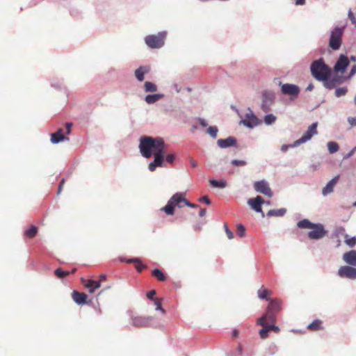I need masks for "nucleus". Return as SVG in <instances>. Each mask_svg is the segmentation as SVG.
I'll list each match as a JSON object with an SVG mask.
<instances>
[{
    "instance_id": "obj_1",
    "label": "nucleus",
    "mask_w": 356,
    "mask_h": 356,
    "mask_svg": "<svg viewBox=\"0 0 356 356\" xmlns=\"http://www.w3.org/2000/svg\"><path fill=\"white\" fill-rule=\"evenodd\" d=\"M139 149L142 156L146 159L154 155V161L148 166L151 172H154L157 167L163 166L166 145L163 138L143 136L140 139Z\"/></svg>"
},
{
    "instance_id": "obj_2",
    "label": "nucleus",
    "mask_w": 356,
    "mask_h": 356,
    "mask_svg": "<svg viewBox=\"0 0 356 356\" xmlns=\"http://www.w3.org/2000/svg\"><path fill=\"white\" fill-rule=\"evenodd\" d=\"M184 193H175L168 201L166 205L160 209V211L165 213L167 216H174L175 213L176 208H182L184 206H188L193 208H196L198 206L192 204L188 201L185 197Z\"/></svg>"
},
{
    "instance_id": "obj_3",
    "label": "nucleus",
    "mask_w": 356,
    "mask_h": 356,
    "mask_svg": "<svg viewBox=\"0 0 356 356\" xmlns=\"http://www.w3.org/2000/svg\"><path fill=\"white\" fill-rule=\"evenodd\" d=\"M312 75L318 81H325L331 76V68L325 63L323 58L314 60L310 66Z\"/></svg>"
},
{
    "instance_id": "obj_4",
    "label": "nucleus",
    "mask_w": 356,
    "mask_h": 356,
    "mask_svg": "<svg viewBox=\"0 0 356 356\" xmlns=\"http://www.w3.org/2000/svg\"><path fill=\"white\" fill-rule=\"evenodd\" d=\"M345 29V26L341 27L337 26L331 31L328 44L332 50H338L341 47Z\"/></svg>"
},
{
    "instance_id": "obj_5",
    "label": "nucleus",
    "mask_w": 356,
    "mask_h": 356,
    "mask_svg": "<svg viewBox=\"0 0 356 356\" xmlns=\"http://www.w3.org/2000/svg\"><path fill=\"white\" fill-rule=\"evenodd\" d=\"M317 127H318V122H314L311 125L309 126L308 129L303 134L302 137L299 138L298 140H296L293 144L287 146V145H283L282 146V150L286 149L289 147H297L301 144H303L318 134L317 131Z\"/></svg>"
},
{
    "instance_id": "obj_6",
    "label": "nucleus",
    "mask_w": 356,
    "mask_h": 356,
    "mask_svg": "<svg viewBox=\"0 0 356 356\" xmlns=\"http://www.w3.org/2000/svg\"><path fill=\"white\" fill-rule=\"evenodd\" d=\"M300 228H307L312 229L308 233V236L312 239H318L323 237L326 231L321 224H298Z\"/></svg>"
},
{
    "instance_id": "obj_7",
    "label": "nucleus",
    "mask_w": 356,
    "mask_h": 356,
    "mask_svg": "<svg viewBox=\"0 0 356 356\" xmlns=\"http://www.w3.org/2000/svg\"><path fill=\"white\" fill-rule=\"evenodd\" d=\"M165 38V33H159L156 35H149L145 37L146 44L152 49L161 48L164 45Z\"/></svg>"
},
{
    "instance_id": "obj_8",
    "label": "nucleus",
    "mask_w": 356,
    "mask_h": 356,
    "mask_svg": "<svg viewBox=\"0 0 356 356\" xmlns=\"http://www.w3.org/2000/svg\"><path fill=\"white\" fill-rule=\"evenodd\" d=\"M281 92L283 95H289L291 99H295L300 94V89L298 86L292 83L281 84Z\"/></svg>"
},
{
    "instance_id": "obj_9",
    "label": "nucleus",
    "mask_w": 356,
    "mask_h": 356,
    "mask_svg": "<svg viewBox=\"0 0 356 356\" xmlns=\"http://www.w3.org/2000/svg\"><path fill=\"white\" fill-rule=\"evenodd\" d=\"M106 278V275L102 274L99 276V281H95L92 280H88V279H81V283L82 284L88 289V291L90 293H92L95 292V289H97L100 288L101 284L100 282L105 280Z\"/></svg>"
},
{
    "instance_id": "obj_10",
    "label": "nucleus",
    "mask_w": 356,
    "mask_h": 356,
    "mask_svg": "<svg viewBox=\"0 0 356 356\" xmlns=\"http://www.w3.org/2000/svg\"><path fill=\"white\" fill-rule=\"evenodd\" d=\"M349 64L348 58L343 54H341L334 65V71L337 73L343 74Z\"/></svg>"
},
{
    "instance_id": "obj_11",
    "label": "nucleus",
    "mask_w": 356,
    "mask_h": 356,
    "mask_svg": "<svg viewBox=\"0 0 356 356\" xmlns=\"http://www.w3.org/2000/svg\"><path fill=\"white\" fill-rule=\"evenodd\" d=\"M338 274L341 277L354 280L356 279V268L352 266H343L339 269Z\"/></svg>"
},
{
    "instance_id": "obj_12",
    "label": "nucleus",
    "mask_w": 356,
    "mask_h": 356,
    "mask_svg": "<svg viewBox=\"0 0 356 356\" xmlns=\"http://www.w3.org/2000/svg\"><path fill=\"white\" fill-rule=\"evenodd\" d=\"M241 122L244 125L250 128L261 123V120L250 110L245 114V118Z\"/></svg>"
},
{
    "instance_id": "obj_13",
    "label": "nucleus",
    "mask_w": 356,
    "mask_h": 356,
    "mask_svg": "<svg viewBox=\"0 0 356 356\" xmlns=\"http://www.w3.org/2000/svg\"><path fill=\"white\" fill-rule=\"evenodd\" d=\"M248 204L256 212H262V205L264 204V200L261 196L258 195L254 198H250L248 200Z\"/></svg>"
},
{
    "instance_id": "obj_14",
    "label": "nucleus",
    "mask_w": 356,
    "mask_h": 356,
    "mask_svg": "<svg viewBox=\"0 0 356 356\" xmlns=\"http://www.w3.org/2000/svg\"><path fill=\"white\" fill-rule=\"evenodd\" d=\"M257 324L262 326V329L259 331V335L261 339L267 338V313L263 314V316L258 318Z\"/></svg>"
},
{
    "instance_id": "obj_15",
    "label": "nucleus",
    "mask_w": 356,
    "mask_h": 356,
    "mask_svg": "<svg viewBox=\"0 0 356 356\" xmlns=\"http://www.w3.org/2000/svg\"><path fill=\"white\" fill-rule=\"evenodd\" d=\"M151 321V317L136 316L132 318V323L136 327H144L149 326Z\"/></svg>"
},
{
    "instance_id": "obj_16",
    "label": "nucleus",
    "mask_w": 356,
    "mask_h": 356,
    "mask_svg": "<svg viewBox=\"0 0 356 356\" xmlns=\"http://www.w3.org/2000/svg\"><path fill=\"white\" fill-rule=\"evenodd\" d=\"M343 259L346 264L352 266H356V250H353L345 252L343 255Z\"/></svg>"
},
{
    "instance_id": "obj_17",
    "label": "nucleus",
    "mask_w": 356,
    "mask_h": 356,
    "mask_svg": "<svg viewBox=\"0 0 356 356\" xmlns=\"http://www.w3.org/2000/svg\"><path fill=\"white\" fill-rule=\"evenodd\" d=\"M339 175L334 177L325 185V187H323L322 190V194L323 196H326L333 191L334 187L339 180Z\"/></svg>"
},
{
    "instance_id": "obj_18",
    "label": "nucleus",
    "mask_w": 356,
    "mask_h": 356,
    "mask_svg": "<svg viewBox=\"0 0 356 356\" xmlns=\"http://www.w3.org/2000/svg\"><path fill=\"white\" fill-rule=\"evenodd\" d=\"M72 297L74 301L79 305L86 303L88 298V296L86 293H80L76 291H73Z\"/></svg>"
},
{
    "instance_id": "obj_19",
    "label": "nucleus",
    "mask_w": 356,
    "mask_h": 356,
    "mask_svg": "<svg viewBox=\"0 0 356 356\" xmlns=\"http://www.w3.org/2000/svg\"><path fill=\"white\" fill-rule=\"evenodd\" d=\"M217 143L220 147L226 148L234 145L236 140L234 137L229 136L226 139H219Z\"/></svg>"
},
{
    "instance_id": "obj_20",
    "label": "nucleus",
    "mask_w": 356,
    "mask_h": 356,
    "mask_svg": "<svg viewBox=\"0 0 356 356\" xmlns=\"http://www.w3.org/2000/svg\"><path fill=\"white\" fill-rule=\"evenodd\" d=\"M149 67L147 66H141L136 70L135 76L139 81H143L145 79V74L148 73Z\"/></svg>"
},
{
    "instance_id": "obj_21",
    "label": "nucleus",
    "mask_w": 356,
    "mask_h": 356,
    "mask_svg": "<svg viewBox=\"0 0 356 356\" xmlns=\"http://www.w3.org/2000/svg\"><path fill=\"white\" fill-rule=\"evenodd\" d=\"M64 139L65 136L63 135V130L62 128L58 129L56 132L51 134V142L52 143H58Z\"/></svg>"
},
{
    "instance_id": "obj_22",
    "label": "nucleus",
    "mask_w": 356,
    "mask_h": 356,
    "mask_svg": "<svg viewBox=\"0 0 356 356\" xmlns=\"http://www.w3.org/2000/svg\"><path fill=\"white\" fill-rule=\"evenodd\" d=\"M281 308L280 302L277 300H273L268 297V312H278Z\"/></svg>"
},
{
    "instance_id": "obj_23",
    "label": "nucleus",
    "mask_w": 356,
    "mask_h": 356,
    "mask_svg": "<svg viewBox=\"0 0 356 356\" xmlns=\"http://www.w3.org/2000/svg\"><path fill=\"white\" fill-rule=\"evenodd\" d=\"M254 189L259 193L267 194V184L265 181H256L254 184Z\"/></svg>"
},
{
    "instance_id": "obj_24",
    "label": "nucleus",
    "mask_w": 356,
    "mask_h": 356,
    "mask_svg": "<svg viewBox=\"0 0 356 356\" xmlns=\"http://www.w3.org/2000/svg\"><path fill=\"white\" fill-rule=\"evenodd\" d=\"M163 97V94L148 95L145 97V102L150 104H154Z\"/></svg>"
},
{
    "instance_id": "obj_25",
    "label": "nucleus",
    "mask_w": 356,
    "mask_h": 356,
    "mask_svg": "<svg viewBox=\"0 0 356 356\" xmlns=\"http://www.w3.org/2000/svg\"><path fill=\"white\" fill-rule=\"evenodd\" d=\"M127 263H134L136 264V268L138 272H141L145 266L141 264V261L138 258L129 259L124 260Z\"/></svg>"
},
{
    "instance_id": "obj_26",
    "label": "nucleus",
    "mask_w": 356,
    "mask_h": 356,
    "mask_svg": "<svg viewBox=\"0 0 356 356\" xmlns=\"http://www.w3.org/2000/svg\"><path fill=\"white\" fill-rule=\"evenodd\" d=\"M322 321L321 320L316 319L314 320L312 323H310L307 328L311 331H317L322 328Z\"/></svg>"
},
{
    "instance_id": "obj_27",
    "label": "nucleus",
    "mask_w": 356,
    "mask_h": 356,
    "mask_svg": "<svg viewBox=\"0 0 356 356\" xmlns=\"http://www.w3.org/2000/svg\"><path fill=\"white\" fill-rule=\"evenodd\" d=\"M286 212V209L281 208L278 209L268 210V216H283Z\"/></svg>"
},
{
    "instance_id": "obj_28",
    "label": "nucleus",
    "mask_w": 356,
    "mask_h": 356,
    "mask_svg": "<svg viewBox=\"0 0 356 356\" xmlns=\"http://www.w3.org/2000/svg\"><path fill=\"white\" fill-rule=\"evenodd\" d=\"M144 89L146 92H154L157 90V86L152 82L146 81L144 84Z\"/></svg>"
},
{
    "instance_id": "obj_29",
    "label": "nucleus",
    "mask_w": 356,
    "mask_h": 356,
    "mask_svg": "<svg viewBox=\"0 0 356 356\" xmlns=\"http://www.w3.org/2000/svg\"><path fill=\"white\" fill-rule=\"evenodd\" d=\"M152 275L155 277L159 281L164 282L166 280V277L164 273L158 268L154 269L152 271Z\"/></svg>"
},
{
    "instance_id": "obj_30",
    "label": "nucleus",
    "mask_w": 356,
    "mask_h": 356,
    "mask_svg": "<svg viewBox=\"0 0 356 356\" xmlns=\"http://www.w3.org/2000/svg\"><path fill=\"white\" fill-rule=\"evenodd\" d=\"M209 183L213 187L216 188H223L227 186V182L225 180L217 181L215 179H210Z\"/></svg>"
},
{
    "instance_id": "obj_31",
    "label": "nucleus",
    "mask_w": 356,
    "mask_h": 356,
    "mask_svg": "<svg viewBox=\"0 0 356 356\" xmlns=\"http://www.w3.org/2000/svg\"><path fill=\"white\" fill-rule=\"evenodd\" d=\"M327 148L330 154H334L339 150V147L336 142L330 141L327 143Z\"/></svg>"
},
{
    "instance_id": "obj_32",
    "label": "nucleus",
    "mask_w": 356,
    "mask_h": 356,
    "mask_svg": "<svg viewBox=\"0 0 356 356\" xmlns=\"http://www.w3.org/2000/svg\"><path fill=\"white\" fill-rule=\"evenodd\" d=\"M345 243L349 247H354L356 245V237H350L348 234L345 235Z\"/></svg>"
},
{
    "instance_id": "obj_33",
    "label": "nucleus",
    "mask_w": 356,
    "mask_h": 356,
    "mask_svg": "<svg viewBox=\"0 0 356 356\" xmlns=\"http://www.w3.org/2000/svg\"><path fill=\"white\" fill-rule=\"evenodd\" d=\"M322 81L323 82V86L328 90H332L336 87V85L330 77Z\"/></svg>"
},
{
    "instance_id": "obj_34",
    "label": "nucleus",
    "mask_w": 356,
    "mask_h": 356,
    "mask_svg": "<svg viewBox=\"0 0 356 356\" xmlns=\"http://www.w3.org/2000/svg\"><path fill=\"white\" fill-rule=\"evenodd\" d=\"M38 232V228L35 226H31L30 229L26 231L25 235L27 237L33 238L35 236Z\"/></svg>"
},
{
    "instance_id": "obj_35",
    "label": "nucleus",
    "mask_w": 356,
    "mask_h": 356,
    "mask_svg": "<svg viewBox=\"0 0 356 356\" xmlns=\"http://www.w3.org/2000/svg\"><path fill=\"white\" fill-rule=\"evenodd\" d=\"M70 273L69 271H65L60 268L56 269L54 272L55 275L56 277H58V278H64L66 276H67L68 275H70Z\"/></svg>"
},
{
    "instance_id": "obj_36",
    "label": "nucleus",
    "mask_w": 356,
    "mask_h": 356,
    "mask_svg": "<svg viewBox=\"0 0 356 356\" xmlns=\"http://www.w3.org/2000/svg\"><path fill=\"white\" fill-rule=\"evenodd\" d=\"M348 92L347 87L338 88L335 90V96L337 97H340L344 96Z\"/></svg>"
},
{
    "instance_id": "obj_37",
    "label": "nucleus",
    "mask_w": 356,
    "mask_h": 356,
    "mask_svg": "<svg viewBox=\"0 0 356 356\" xmlns=\"http://www.w3.org/2000/svg\"><path fill=\"white\" fill-rule=\"evenodd\" d=\"M245 228L242 224H238L236 227V234L239 237H243L245 235Z\"/></svg>"
},
{
    "instance_id": "obj_38",
    "label": "nucleus",
    "mask_w": 356,
    "mask_h": 356,
    "mask_svg": "<svg viewBox=\"0 0 356 356\" xmlns=\"http://www.w3.org/2000/svg\"><path fill=\"white\" fill-rule=\"evenodd\" d=\"M331 79H332V81L334 83V84L336 85V86L337 85L341 84L346 79L342 76H339V75H335Z\"/></svg>"
},
{
    "instance_id": "obj_39",
    "label": "nucleus",
    "mask_w": 356,
    "mask_h": 356,
    "mask_svg": "<svg viewBox=\"0 0 356 356\" xmlns=\"http://www.w3.org/2000/svg\"><path fill=\"white\" fill-rule=\"evenodd\" d=\"M218 128L216 127H209L207 129V133L212 136L213 138H216L217 136L218 133Z\"/></svg>"
},
{
    "instance_id": "obj_40",
    "label": "nucleus",
    "mask_w": 356,
    "mask_h": 356,
    "mask_svg": "<svg viewBox=\"0 0 356 356\" xmlns=\"http://www.w3.org/2000/svg\"><path fill=\"white\" fill-rule=\"evenodd\" d=\"M270 320H271V318L270 315H268V332L273 331L275 333H278L280 332V328L274 325H270L269 323Z\"/></svg>"
},
{
    "instance_id": "obj_41",
    "label": "nucleus",
    "mask_w": 356,
    "mask_h": 356,
    "mask_svg": "<svg viewBox=\"0 0 356 356\" xmlns=\"http://www.w3.org/2000/svg\"><path fill=\"white\" fill-rule=\"evenodd\" d=\"M154 305H156V310H161L163 314L165 313V311L164 309L161 307V302L159 300L155 299L154 300Z\"/></svg>"
},
{
    "instance_id": "obj_42",
    "label": "nucleus",
    "mask_w": 356,
    "mask_h": 356,
    "mask_svg": "<svg viewBox=\"0 0 356 356\" xmlns=\"http://www.w3.org/2000/svg\"><path fill=\"white\" fill-rule=\"evenodd\" d=\"M232 164L236 166H243L246 165V162L243 160H233L232 161Z\"/></svg>"
},
{
    "instance_id": "obj_43",
    "label": "nucleus",
    "mask_w": 356,
    "mask_h": 356,
    "mask_svg": "<svg viewBox=\"0 0 356 356\" xmlns=\"http://www.w3.org/2000/svg\"><path fill=\"white\" fill-rule=\"evenodd\" d=\"M348 16L352 24L356 27V18L351 10H349Z\"/></svg>"
},
{
    "instance_id": "obj_44",
    "label": "nucleus",
    "mask_w": 356,
    "mask_h": 356,
    "mask_svg": "<svg viewBox=\"0 0 356 356\" xmlns=\"http://www.w3.org/2000/svg\"><path fill=\"white\" fill-rule=\"evenodd\" d=\"M295 220H297L298 222H311L309 220L306 218H301L300 215L297 213L295 216Z\"/></svg>"
},
{
    "instance_id": "obj_45",
    "label": "nucleus",
    "mask_w": 356,
    "mask_h": 356,
    "mask_svg": "<svg viewBox=\"0 0 356 356\" xmlns=\"http://www.w3.org/2000/svg\"><path fill=\"white\" fill-rule=\"evenodd\" d=\"M259 297L261 299H267V289H264L261 291H259Z\"/></svg>"
},
{
    "instance_id": "obj_46",
    "label": "nucleus",
    "mask_w": 356,
    "mask_h": 356,
    "mask_svg": "<svg viewBox=\"0 0 356 356\" xmlns=\"http://www.w3.org/2000/svg\"><path fill=\"white\" fill-rule=\"evenodd\" d=\"M225 232H226L227 236L229 238V239H232L234 238L233 232L228 229L226 224H225Z\"/></svg>"
},
{
    "instance_id": "obj_47",
    "label": "nucleus",
    "mask_w": 356,
    "mask_h": 356,
    "mask_svg": "<svg viewBox=\"0 0 356 356\" xmlns=\"http://www.w3.org/2000/svg\"><path fill=\"white\" fill-rule=\"evenodd\" d=\"M348 122L351 126H356V117H348Z\"/></svg>"
},
{
    "instance_id": "obj_48",
    "label": "nucleus",
    "mask_w": 356,
    "mask_h": 356,
    "mask_svg": "<svg viewBox=\"0 0 356 356\" xmlns=\"http://www.w3.org/2000/svg\"><path fill=\"white\" fill-rule=\"evenodd\" d=\"M165 160L167 162L172 163L175 160V156L172 154H169L165 156Z\"/></svg>"
},
{
    "instance_id": "obj_49",
    "label": "nucleus",
    "mask_w": 356,
    "mask_h": 356,
    "mask_svg": "<svg viewBox=\"0 0 356 356\" xmlns=\"http://www.w3.org/2000/svg\"><path fill=\"white\" fill-rule=\"evenodd\" d=\"M155 295L156 291L154 290H152L147 293V297L149 300H154V297Z\"/></svg>"
},
{
    "instance_id": "obj_50",
    "label": "nucleus",
    "mask_w": 356,
    "mask_h": 356,
    "mask_svg": "<svg viewBox=\"0 0 356 356\" xmlns=\"http://www.w3.org/2000/svg\"><path fill=\"white\" fill-rule=\"evenodd\" d=\"M356 152V146L353 147L348 154L344 156V159L351 157Z\"/></svg>"
},
{
    "instance_id": "obj_51",
    "label": "nucleus",
    "mask_w": 356,
    "mask_h": 356,
    "mask_svg": "<svg viewBox=\"0 0 356 356\" xmlns=\"http://www.w3.org/2000/svg\"><path fill=\"white\" fill-rule=\"evenodd\" d=\"M276 120V117L273 114H268V125L272 124Z\"/></svg>"
},
{
    "instance_id": "obj_52",
    "label": "nucleus",
    "mask_w": 356,
    "mask_h": 356,
    "mask_svg": "<svg viewBox=\"0 0 356 356\" xmlns=\"http://www.w3.org/2000/svg\"><path fill=\"white\" fill-rule=\"evenodd\" d=\"M356 74V65H353L350 70V72L349 73L348 76L347 77V79L352 77L353 75Z\"/></svg>"
},
{
    "instance_id": "obj_53",
    "label": "nucleus",
    "mask_w": 356,
    "mask_h": 356,
    "mask_svg": "<svg viewBox=\"0 0 356 356\" xmlns=\"http://www.w3.org/2000/svg\"><path fill=\"white\" fill-rule=\"evenodd\" d=\"M200 202H203L204 203H206L207 204H211V201L208 198L207 196H203L200 199Z\"/></svg>"
},
{
    "instance_id": "obj_54",
    "label": "nucleus",
    "mask_w": 356,
    "mask_h": 356,
    "mask_svg": "<svg viewBox=\"0 0 356 356\" xmlns=\"http://www.w3.org/2000/svg\"><path fill=\"white\" fill-rule=\"evenodd\" d=\"M64 183H65V180L62 179V181L60 182V184L58 185V192H57L58 194H60L61 193Z\"/></svg>"
},
{
    "instance_id": "obj_55",
    "label": "nucleus",
    "mask_w": 356,
    "mask_h": 356,
    "mask_svg": "<svg viewBox=\"0 0 356 356\" xmlns=\"http://www.w3.org/2000/svg\"><path fill=\"white\" fill-rule=\"evenodd\" d=\"M65 126H66V130H67L66 134H70V131H71V127L72 126V124L68 122V123H66Z\"/></svg>"
},
{
    "instance_id": "obj_56",
    "label": "nucleus",
    "mask_w": 356,
    "mask_h": 356,
    "mask_svg": "<svg viewBox=\"0 0 356 356\" xmlns=\"http://www.w3.org/2000/svg\"><path fill=\"white\" fill-rule=\"evenodd\" d=\"M199 122L203 127H206L207 126V123L204 119H199Z\"/></svg>"
},
{
    "instance_id": "obj_57",
    "label": "nucleus",
    "mask_w": 356,
    "mask_h": 356,
    "mask_svg": "<svg viewBox=\"0 0 356 356\" xmlns=\"http://www.w3.org/2000/svg\"><path fill=\"white\" fill-rule=\"evenodd\" d=\"M207 213V210L205 209H200L199 215L200 216H204Z\"/></svg>"
},
{
    "instance_id": "obj_58",
    "label": "nucleus",
    "mask_w": 356,
    "mask_h": 356,
    "mask_svg": "<svg viewBox=\"0 0 356 356\" xmlns=\"http://www.w3.org/2000/svg\"><path fill=\"white\" fill-rule=\"evenodd\" d=\"M313 89H314V85H313V83H309V84L307 86V88H306V90H307V91H312Z\"/></svg>"
},
{
    "instance_id": "obj_59",
    "label": "nucleus",
    "mask_w": 356,
    "mask_h": 356,
    "mask_svg": "<svg viewBox=\"0 0 356 356\" xmlns=\"http://www.w3.org/2000/svg\"><path fill=\"white\" fill-rule=\"evenodd\" d=\"M305 3V0H296V5H304Z\"/></svg>"
},
{
    "instance_id": "obj_60",
    "label": "nucleus",
    "mask_w": 356,
    "mask_h": 356,
    "mask_svg": "<svg viewBox=\"0 0 356 356\" xmlns=\"http://www.w3.org/2000/svg\"><path fill=\"white\" fill-rule=\"evenodd\" d=\"M191 164L193 168H195L197 166V163L194 160H191Z\"/></svg>"
},
{
    "instance_id": "obj_61",
    "label": "nucleus",
    "mask_w": 356,
    "mask_h": 356,
    "mask_svg": "<svg viewBox=\"0 0 356 356\" xmlns=\"http://www.w3.org/2000/svg\"><path fill=\"white\" fill-rule=\"evenodd\" d=\"M238 335V331L236 330H234L232 333L233 337H237Z\"/></svg>"
},
{
    "instance_id": "obj_62",
    "label": "nucleus",
    "mask_w": 356,
    "mask_h": 356,
    "mask_svg": "<svg viewBox=\"0 0 356 356\" xmlns=\"http://www.w3.org/2000/svg\"><path fill=\"white\" fill-rule=\"evenodd\" d=\"M273 192L270 191V188L268 187V198L272 197Z\"/></svg>"
},
{
    "instance_id": "obj_63",
    "label": "nucleus",
    "mask_w": 356,
    "mask_h": 356,
    "mask_svg": "<svg viewBox=\"0 0 356 356\" xmlns=\"http://www.w3.org/2000/svg\"><path fill=\"white\" fill-rule=\"evenodd\" d=\"M350 60H352V61H355L356 60V56H351L350 58Z\"/></svg>"
},
{
    "instance_id": "obj_64",
    "label": "nucleus",
    "mask_w": 356,
    "mask_h": 356,
    "mask_svg": "<svg viewBox=\"0 0 356 356\" xmlns=\"http://www.w3.org/2000/svg\"><path fill=\"white\" fill-rule=\"evenodd\" d=\"M264 120L266 123H267V114H266L264 116Z\"/></svg>"
}]
</instances>
